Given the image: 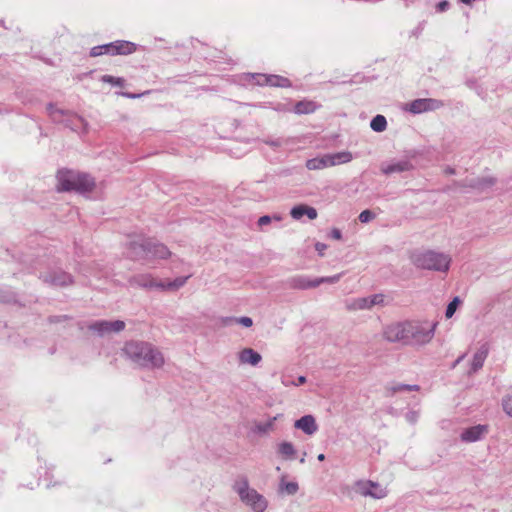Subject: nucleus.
<instances>
[{"label": "nucleus", "instance_id": "f257e3e1", "mask_svg": "<svg viewBox=\"0 0 512 512\" xmlns=\"http://www.w3.org/2000/svg\"><path fill=\"white\" fill-rule=\"evenodd\" d=\"M125 355L136 365L144 368H160L164 365L162 352L149 342L129 341L125 344Z\"/></svg>", "mask_w": 512, "mask_h": 512}, {"label": "nucleus", "instance_id": "f03ea898", "mask_svg": "<svg viewBox=\"0 0 512 512\" xmlns=\"http://www.w3.org/2000/svg\"><path fill=\"white\" fill-rule=\"evenodd\" d=\"M412 264L423 270L448 272L452 258L449 254L431 249H416L410 255Z\"/></svg>", "mask_w": 512, "mask_h": 512}, {"label": "nucleus", "instance_id": "7ed1b4c3", "mask_svg": "<svg viewBox=\"0 0 512 512\" xmlns=\"http://www.w3.org/2000/svg\"><path fill=\"white\" fill-rule=\"evenodd\" d=\"M128 257L134 260L166 259L171 255L168 248L152 240H140L132 242L128 247Z\"/></svg>", "mask_w": 512, "mask_h": 512}, {"label": "nucleus", "instance_id": "20e7f679", "mask_svg": "<svg viewBox=\"0 0 512 512\" xmlns=\"http://www.w3.org/2000/svg\"><path fill=\"white\" fill-rule=\"evenodd\" d=\"M437 326V321L429 319L409 320L408 346L419 348L430 344L435 336Z\"/></svg>", "mask_w": 512, "mask_h": 512}, {"label": "nucleus", "instance_id": "39448f33", "mask_svg": "<svg viewBox=\"0 0 512 512\" xmlns=\"http://www.w3.org/2000/svg\"><path fill=\"white\" fill-rule=\"evenodd\" d=\"M60 191L87 192L94 187V181L86 174L72 170H60L57 174Z\"/></svg>", "mask_w": 512, "mask_h": 512}, {"label": "nucleus", "instance_id": "423d86ee", "mask_svg": "<svg viewBox=\"0 0 512 512\" xmlns=\"http://www.w3.org/2000/svg\"><path fill=\"white\" fill-rule=\"evenodd\" d=\"M187 280V277H178L174 280L158 279L150 274L138 275L133 278L132 283L140 287L158 290L175 291L182 287Z\"/></svg>", "mask_w": 512, "mask_h": 512}, {"label": "nucleus", "instance_id": "0eeeda50", "mask_svg": "<svg viewBox=\"0 0 512 512\" xmlns=\"http://www.w3.org/2000/svg\"><path fill=\"white\" fill-rule=\"evenodd\" d=\"M235 487L241 500L250 506L255 512H263L266 509V499L256 490L250 489L246 480L237 482Z\"/></svg>", "mask_w": 512, "mask_h": 512}, {"label": "nucleus", "instance_id": "6e6552de", "mask_svg": "<svg viewBox=\"0 0 512 512\" xmlns=\"http://www.w3.org/2000/svg\"><path fill=\"white\" fill-rule=\"evenodd\" d=\"M409 320L392 322L384 326L383 338L391 343H401L408 346Z\"/></svg>", "mask_w": 512, "mask_h": 512}, {"label": "nucleus", "instance_id": "1a4fd4ad", "mask_svg": "<svg viewBox=\"0 0 512 512\" xmlns=\"http://www.w3.org/2000/svg\"><path fill=\"white\" fill-rule=\"evenodd\" d=\"M383 302L384 296L382 294H375L367 297L347 300L346 309L349 311L371 309L376 305H382Z\"/></svg>", "mask_w": 512, "mask_h": 512}, {"label": "nucleus", "instance_id": "9d476101", "mask_svg": "<svg viewBox=\"0 0 512 512\" xmlns=\"http://www.w3.org/2000/svg\"><path fill=\"white\" fill-rule=\"evenodd\" d=\"M257 85H269L273 87H290L291 82L288 78L279 75L255 74L251 76Z\"/></svg>", "mask_w": 512, "mask_h": 512}, {"label": "nucleus", "instance_id": "9b49d317", "mask_svg": "<svg viewBox=\"0 0 512 512\" xmlns=\"http://www.w3.org/2000/svg\"><path fill=\"white\" fill-rule=\"evenodd\" d=\"M125 327V323L120 320L115 321H98L93 323L90 326V329L94 332L98 333L99 335H106L111 332H119L123 330Z\"/></svg>", "mask_w": 512, "mask_h": 512}, {"label": "nucleus", "instance_id": "f8f14e48", "mask_svg": "<svg viewBox=\"0 0 512 512\" xmlns=\"http://www.w3.org/2000/svg\"><path fill=\"white\" fill-rule=\"evenodd\" d=\"M441 106V103L434 99H417L407 104V109L412 113H422L429 110H435Z\"/></svg>", "mask_w": 512, "mask_h": 512}, {"label": "nucleus", "instance_id": "ddd939ff", "mask_svg": "<svg viewBox=\"0 0 512 512\" xmlns=\"http://www.w3.org/2000/svg\"><path fill=\"white\" fill-rule=\"evenodd\" d=\"M107 50L111 55H128L136 50V45L128 41H116L107 44Z\"/></svg>", "mask_w": 512, "mask_h": 512}, {"label": "nucleus", "instance_id": "4468645a", "mask_svg": "<svg viewBox=\"0 0 512 512\" xmlns=\"http://www.w3.org/2000/svg\"><path fill=\"white\" fill-rule=\"evenodd\" d=\"M488 432L486 425H476L465 429L461 434V439L464 442H475L481 439Z\"/></svg>", "mask_w": 512, "mask_h": 512}, {"label": "nucleus", "instance_id": "2eb2a0df", "mask_svg": "<svg viewBox=\"0 0 512 512\" xmlns=\"http://www.w3.org/2000/svg\"><path fill=\"white\" fill-rule=\"evenodd\" d=\"M294 427L302 430L307 435H313L318 430V425L312 415H305L296 420Z\"/></svg>", "mask_w": 512, "mask_h": 512}, {"label": "nucleus", "instance_id": "dca6fc26", "mask_svg": "<svg viewBox=\"0 0 512 512\" xmlns=\"http://www.w3.org/2000/svg\"><path fill=\"white\" fill-rule=\"evenodd\" d=\"M412 164L409 160H399L392 163H386L381 166V171L384 174L400 173L412 169Z\"/></svg>", "mask_w": 512, "mask_h": 512}, {"label": "nucleus", "instance_id": "f3484780", "mask_svg": "<svg viewBox=\"0 0 512 512\" xmlns=\"http://www.w3.org/2000/svg\"><path fill=\"white\" fill-rule=\"evenodd\" d=\"M280 415L268 418L264 421H255L252 426V431L259 435L268 434L275 430V422Z\"/></svg>", "mask_w": 512, "mask_h": 512}, {"label": "nucleus", "instance_id": "a211bd4d", "mask_svg": "<svg viewBox=\"0 0 512 512\" xmlns=\"http://www.w3.org/2000/svg\"><path fill=\"white\" fill-rule=\"evenodd\" d=\"M238 358L241 364H249L251 366L258 365L262 360V356L252 348L242 349L238 353Z\"/></svg>", "mask_w": 512, "mask_h": 512}, {"label": "nucleus", "instance_id": "6ab92c4d", "mask_svg": "<svg viewBox=\"0 0 512 512\" xmlns=\"http://www.w3.org/2000/svg\"><path fill=\"white\" fill-rule=\"evenodd\" d=\"M292 218L299 220L304 215H306L309 219L313 220L317 217V211L313 207L301 204L292 208L290 212Z\"/></svg>", "mask_w": 512, "mask_h": 512}, {"label": "nucleus", "instance_id": "aec40b11", "mask_svg": "<svg viewBox=\"0 0 512 512\" xmlns=\"http://www.w3.org/2000/svg\"><path fill=\"white\" fill-rule=\"evenodd\" d=\"M331 166H333V162L330 161L328 154L322 157L310 159L306 162V167L309 170H318Z\"/></svg>", "mask_w": 512, "mask_h": 512}, {"label": "nucleus", "instance_id": "412c9836", "mask_svg": "<svg viewBox=\"0 0 512 512\" xmlns=\"http://www.w3.org/2000/svg\"><path fill=\"white\" fill-rule=\"evenodd\" d=\"M487 355H488V347L486 345H483L481 348H479L475 352V354L473 356L472 364H471L472 371L476 372L483 366Z\"/></svg>", "mask_w": 512, "mask_h": 512}, {"label": "nucleus", "instance_id": "4be33fe9", "mask_svg": "<svg viewBox=\"0 0 512 512\" xmlns=\"http://www.w3.org/2000/svg\"><path fill=\"white\" fill-rule=\"evenodd\" d=\"M277 452L284 459H293L296 456L294 445L287 441H283L277 445Z\"/></svg>", "mask_w": 512, "mask_h": 512}, {"label": "nucleus", "instance_id": "5701e85b", "mask_svg": "<svg viewBox=\"0 0 512 512\" xmlns=\"http://www.w3.org/2000/svg\"><path fill=\"white\" fill-rule=\"evenodd\" d=\"M318 105L310 100H302L295 104L294 112L297 114H308L314 112Z\"/></svg>", "mask_w": 512, "mask_h": 512}, {"label": "nucleus", "instance_id": "b1692460", "mask_svg": "<svg viewBox=\"0 0 512 512\" xmlns=\"http://www.w3.org/2000/svg\"><path fill=\"white\" fill-rule=\"evenodd\" d=\"M330 161L333 162V166L348 163L352 160V154L347 151L337 152L334 154H328Z\"/></svg>", "mask_w": 512, "mask_h": 512}, {"label": "nucleus", "instance_id": "393cba45", "mask_svg": "<svg viewBox=\"0 0 512 512\" xmlns=\"http://www.w3.org/2000/svg\"><path fill=\"white\" fill-rule=\"evenodd\" d=\"M372 481H359L356 483V491L363 496H371Z\"/></svg>", "mask_w": 512, "mask_h": 512}, {"label": "nucleus", "instance_id": "a878e982", "mask_svg": "<svg viewBox=\"0 0 512 512\" xmlns=\"http://www.w3.org/2000/svg\"><path fill=\"white\" fill-rule=\"evenodd\" d=\"M386 119L382 115H377L371 121V128L376 132H382L386 129Z\"/></svg>", "mask_w": 512, "mask_h": 512}, {"label": "nucleus", "instance_id": "bb28decb", "mask_svg": "<svg viewBox=\"0 0 512 512\" xmlns=\"http://www.w3.org/2000/svg\"><path fill=\"white\" fill-rule=\"evenodd\" d=\"M293 285L296 288L300 289H308V288H314L317 287L316 284H314V280H310L305 277H299L293 280Z\"/></svg>", "mask_w": 512, "mask_h": 512}, {"label": "nucleus", "instance_id": "cd10ccee", "mask_svg": "<svg viewBox=\"0 0 512 512\" xmlns=\"http://www.w3.org/2000/svg\"><path fill=\"white\" fill-rule=\"evenodd\" d=\"M48 114L56 122L64 121V112L56 108L53 104H49L47 107Z\"/></svg>", "mask_w": 512, "mask_h": 512}, {"label": "nucleus", "instance_id": "c85d7f7f", "mask_svg": "<svg viewBox=\"0 0 512 512\" xmlns=\"http://www.w3.org/2000/svg\"><path fill=\"white\" fill-rule=\"evenodd\" d=\"M462 304V300L459 297H455L447 306L445 316L447 319H450L458 307Z\"/></svg>", "mask_w": 512, "mask_h": 512}, {"label": "nucleus", "instance_id": "c756f323", "mask_svg": "<svg viewBox=\"0 0 512 512\" xmlns=\"http://www.w3.org/2000/svg\"><path fill=\"white\" fill-rule=\"evenodd\" d=\"M371 497L376 499L384 498L387 495L386 488L380 486L379 484L373 482V487L371 489Z\"/></svg>", "mask_w": 512, "mask_h": 512}, {"label": "nucleus", "instance_id": "7c9ffc66", "mask_svg": "<svg viewBox=\"0 0 512 512\" xmlns=\"http://www.w3.org/2000/svg\"><path fill=\"white\" fill-rule=\"evenodd\" d=\"M280 488L289 495H293L298 491V484L296 482H281Z\"/></svg>", "mask_w": 512, "mask_h": 512}, {"label": "nucleus", "instance_id": "2f4dec72", "mask_svg": "<svg viewBox=\"0 0 512 512\" xmlns=\"http://www.w3.org/2000/svg\"><path fill=\"white\" fill-rule=\"evenodd\" d=\"M53 282L56 285L65 286L72 283V278L66 273H61L59 276L54 278Z\"/></svg>", "mask_w": 512, "mask_h": 512}, {"label": "nucleus", "instance_id": "473e14b6", "mask_svg": "<svg viewBox=\"0 0 512 512\" xmlns=\"http://www.w3.org/2000/svg\"><path fill=\"white\" fill-rule=\"evenodd\" d=\"M340 280V275H334L331 277H321L314 279V284L319 286L322 283H336Z\"/></svg>", "mask_w": 512, "mask_h": 512}, {"label": "nucleus", "instance_id": "72a5a7b5", "mask_svg": "<svg viewBox=\"0 0 512 512\" xmlns=\"http://www.w3.org/2000/svg\"><path fill=\"white\" fill-rule=\"evenodd\" d=\"M102 81L110 83V84H113V85H117V86H123L124 85V79H122V78H115V77L110 76V75H104L102 77Z\"/></svg>", "mask_w": 512, "mask_h": 512}, {"label": "nucleus", "instance_id": "f704fd0d", "mask_svg": "<svg viewBox=\"0 0 512 512\" xmlns=\"http://www.w3.org/2000/svg\"><path fill=\"white\" fill-rule=\"evenodd\" d=\"M102 54H109V52L107 50V44L102 45V46L93 47L90 52V55L92 57H96V56H99Z\"/></svg>", "mask_w": 512, "mask_h": 512}, {"label": "nucleus", "instance_id": "c9c22d12", "mask_svg": "<svg viewBox=\"0 0 512 512\" xmlns=\"http://www.w3.org/2000/svg\"><path fill=\"white\" fill-rule=\"evenodd\" d=\"M374 218V214L370 210H364L359 215V220L362 223H367Z\"/></svg>", "mask_w": 512, "mask_h": 512}, {"label": "nucleus", "instance_id": "e433bc0d", "mask_svg": "<svg viewBox=\"0 0 512 512\" xmlns=\"http://www.w3.org/2000/svg\"><path fill=\"white\" fill-rule=\"evenodd\" d=\"M502 405H503V409H504V411H505L508 415L512 416V398H506V399H504V400H503V404H502Z\"/></svg>", "mask_w": 512, "mask_h": 512}, {"label": "nucleus", "instance_id": "4c0bfd02", "mask_svg": "<svg viewBox=\"0 0 512 512\" xmlns=\"http://www.w3.org/2000/svg\"><path fill=\"white\" fill-rule=\"evenodd\" d=\"M272 221V218L270 216H262L258 220V226L263 227L265 225H268Z\"/></svg>", "mask_w": 512, "mask_h": 512}, {"label": "nucleus", "instance_id": "58836bf2", "mask_svg": "<svg viewBox=\"0 0 512 512\" xmlns=\"http://www.w3.org/2000/svg\"><path fill=\"white\" fill-rule=\"evenodd\" d=\"M238 322L241 323L245 327H250L253 324L252 319L249 317H241L238 320Z\"/></svg>", "mask_w": 512, "mask_h": 512}, {"label": "nucleus", "instance_id": "ea45409f", "mask_svg": "<svg viewBox=\"0 0 512 512\" xmlns=\"http://www.w3.org/2000/svg\"><path fill=\"white\" fill-rule=\"evenodd\" d=\"M327 248V246L323 243H316L315 249L320 254L323 255L324 250Z\"/></svg>", "mask_w": 512, "mask_h": 512}, {"label": "nucleus", "instance_id": "a19ab883", "mask_svg": "<svg viewBox=\"0 0 512 512\" xmlns=\"http://www.w3.org/2000/svg\"><path fill=\"white\" fill-rule=\"evenodd\" d=\"M306 382V378L304 376H299L295 382H293V385L300 386L303 385Z\"/></svg>", "mask_w": 512, "mask_h": 512}, {"label": "nucleus", "instance_id": "79ce46f5", "mask_svg": "<svg viewBox=\"0 0 512 512\" xmlns=\"http://www.w3.org/2000/svg\"><path fill=\"white\" fill-rule=\"evenodd\" d=\"M448 5H449V4H448V2H446V1H444V2H440V3L438 4L437 8H438V10H439L440 12H442V11H445V10L447 9Z\"/></svg>", "mask_w": 512, "mask_h": 512}, {"label": "nucleus", "instance_id": "37998d69", "mask_svg": "<svg viewBox=\"0 0 512 512\" xmlns=\"http://www.w3.org/2000/svg\"><path fill=\"white\" fill-rule=\"evenodd\" d=\"M293 382L294 381H291V379H289L288 377L284 376L282 378V383L284 386H290V385H293Z\"/></svg>", "mask_w": 512, "mask_h": 512}, {"label": "nucleus", "instance_id": "c03bdc74", "mask_svg": "<svg viewBox=\"0 0 512 512\" xmlns=\"http://www.w3.org/2000/svg\"><path fill=\"white\" fill-rule=\"evenodd\" d=\"M333 237L336 238V239H340L341 237V233L339 230H334L333 231Z\"/></svg>", "mask_w": 512, "mask_h": 512}, {"label": "nucleus", "instance_id": "a18cd8bd", "mask_svg": "<svg viewBox=\"0 0 512 512\" xmlns=\"http://www.w3.org/2000/svg\"><path fill=\"white\" fill-rule=\"evenodd\" d=\"M74 118H75V120H76L77 122H79L81 125H84V121H83V119H81V118H79V117H77V116H75Z\"/></svg>", "mask_w": 512, "mask_h": 512}, {"label": "nucleus", "instance_id": "49530a36", "mask_svg": "<svg viewBox=\"0 0 512 512\" xmlns=\"http://www.w3.org/2000/svg\"><path fill=\"white\" fill-rule=\"evenodd\" d=\"M317 459H318L319 461H324V460H325V455H324V454H319V455H318V457H317Z\"/></svg>", "mask_w": 512, "mask_h": 512}, {"label": "nucleus", "instance_id": "de8ad7c7", "mask_svg": "<svg viewBox=\"0 0 512 512\" xmlns=\"http://www.w3.org/2000/svg\"><path fill=\"white\" fill-rule=\"evenodd\" d=\"M272 219L276 220V221H281L282 217L279 216V215H274L273 217H271Z\"/></svg>", "mask_w": 512, "mask_h": 512}, {"label": "nucleus", "instance_id": "09e8293b", "mask_svg": "<svg viewBox=\"0 0 512 512\" xmlns=\"http://www.w3.org/2000/svg\"><path fill=\"white\" fill-rule=\"evenodd\" d=\"M124 95L127 96V97H135L134 95H131V94H128V93H126Z\"/></svg>", "mask_w": 512, "mask_h": 512}]
</instances>
